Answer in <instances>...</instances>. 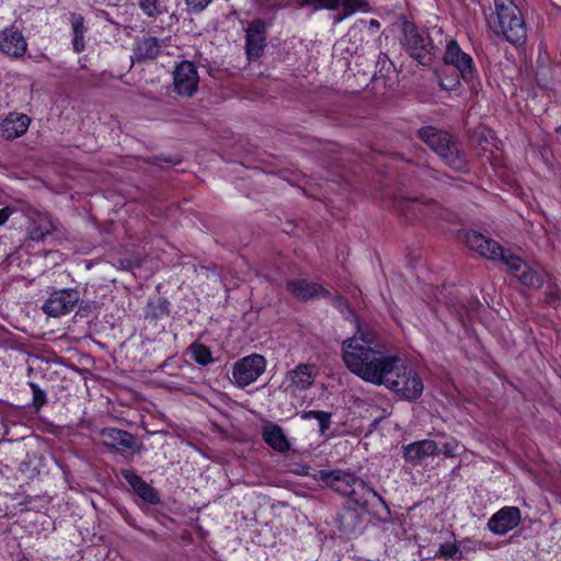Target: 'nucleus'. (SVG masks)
Segmentation results:
<instances>
[{
  "instance_id": "19",
  "label": "nucleus",
  "mask_w": 561,
  "mask_h": 561,
  "mask_svg": "<svg viewBox=\"0 0 561 561\" xmlns=\"http://www.w3.org/2000/svg\"><path fill=\"white\" fill-rule=\"evenodd\" d=\"M443 47H445L443 61L446 66L454 67L456 70H473L472 57L463 51L455 39L446 41Z\"/></svg>"
},
{
  "instance_id": "35",
  "label": "nucleus",
  "mask_w": 561,
  "mask_h": 561,
  "mask_svg": "<svg viewBox=\"0 0 561 561\" xmlns=\"http://www.w3.org/2000/svg\"><path fill=\"white\" fill-rule=\"evenodd\" d=\"M460 445L457 440L451 439L443 445L442 453L446 457H456L459 455Z\"/></svg>"
},
{
  "instance_id": "45",
  "label": "nucleus",
  "mask_w": 561,
  "mask_h": 561,
  "mask_svg": "<svg viewBox=\"0 0 561 561\" xmlns=\"http://www.w3.org/2000/svg\"><path fill=\"white\" fill-rule=\"evenodd\" d=\"M310 467L309 466H302L300 470H297V473L302 476H311L309 472Z\"/></svg>"
},
{
  "instance_id": "29",
  "label": "nucleus",
  "mask_w": 561,
  "mask_h": 561,
  "mask_svg": "<svg viewBox=\"0 0 561 561\" xmlns=\"http://www.w3.org/2000/svg\"><path fill=\"white\" fill-rule=\"evenodd\" d=\"M339 522L344 531L355 533L359 528L362 518L357 510L345 508L339 516Z\"/></svg>"
},
{
  "instance_id": "44",
  "label": "nucleus",
  "mask_w": 561,
  "mask_h": 561,
  "mask_svg": "<svg viewBox=\"0 0 561 561\" xmlns=\"http://www.w3.org/2000/svg\"><path fill=\"white\" fill-rule=\"evenodd\" d=\"M386 78L383 76H377V73L375 72L373 78H371V81L374 83V87L373 89H377V85L379 84L380 81L385 82Z\"/></svg>"
},
{
  "instance_id": "14",
  "label": "nucleus",
  "mask_w": 561,
  "mask_h": 561,
  "mask_svg": "<svg viewBox=\"0 0 561 561\" xmlns=\"http://www.w3.org/2000/svg\"><path fill=\"white\" fill-rule=\"evenodd\" d=\"M100 436L103 445L107 448L115 449L117 451H139L136 437L127 431L105 427L100 431Z\"/></svg>"
},
{
  "instance_id": "4",
  "label": "nucleus",
  "mask_w": 561,
  "mask_h": 561,
  "mask_svg": "<svg viewBox=\"0 0 561 561\" xmlns=\"http://www.w3.org/2000/svg\"><path fill=\"white\" fill-rule=\"evenodd\" d=\"M494 7L496 16L491 22V27L501 32L513 45H523L527 38V30L520 10L513 0H494Z\"/></svg>"
},
{
  "instance_id": "39",
  "label": "nucleus",
  "mask_w": 561,
  "mask_h": 561,
  "mask_svg": "<svg viewBox=\"0 0 561 561\" xmlns=\"http://www.w3.org/2000/svg\"><path fill=\"white\" fill-rule=\"evenodd\" d=\"M197 66L190 60H183L174 66V70H196Z\"/></svg>"
},
{
  "instance_id": "20",
  "label": "nucleus",
  "mask_w": 561,
  "mask_h": 561,
  "mask_svg": "<svg viewBox=\"0 0 561 561\" xmlns=\"http://www.w3.org/2000/svg\"><path fill=\"white\" fill-rule=\"evenodd\" d=\"M26 41L23 34L11 26L1 32L0 34V50L11 57H20L26 50Z\"/></svg>"
},
{
  "instance_id": "21",
  "label": "nucleus",
  "mask_w": 561,
  "mask_h": 561,
  "mask_svg": "<svg viewBox=\"0 0 561 561\" xmlns=\"http://www.w3.org/2000/svg\"><path fill=\"white\" fill-rule=\"evenodd\" d=\"M31 119L26 114L10 113L0 124V134L7 140H12L24 135Z\"/></svg>"
},
{
  "instance_id": "37",
  "label": "nucleus",
  "mask_w": 561,
  "mask_h": 561,
  "mask_svg": "<svg viewBox=\"0 0 561 561\" xmlns=\"http://www.w3.org/2000/svg\"><path fill=\"white\" fill-rule=\"evenodd\" d=\"M400 209L401 211L407 213V215L412 213L413 216H416V214L421 211V204L416 199H411L402 204Z\"/></svg>"
},
{
  "instance_id": "41",
  "label": "nucleus",
  "mask_w": 561,
  "mask_h": 561,
  "mask_svg": "<svg viewBox=\"0 0 561 561\" xmlns=\"http://www.w3.org/2000/svg\"><path fill=\"white\" fill-rule=\"evenodd\" d=\"M322 412L323 411H316V410L302 411L301 414H300V417L302 420H305V421L311 420V419H316L317 420Z\"/></svg>"
},
{
  "instance_id": "13",
  "label": "nucleus",
  "mask_w": 561,
  "mask_h": 561,
  "mask_svg": "<svg viewBox=\"0 0 561 561\" xmlns=\"http://www.w3.org/2000/svg\"><path fill=\"white\" fill-rule=\"evenodd\" d=\"M266 22L261 19H255L249 24L245 35V49L250 60L262 56L266 46Z\"/></svg>"
},
{
  "instance_id": "27",
  "label": "nucleus",
  "mask_w": 561,
  "mask_h": 561,
  "mask_svg": "<svg viewBox=\"0 0 561 561\" xmlns=\"http://www.w3.org/2000/svg\"><path fill=\"white\" fill-rule=\"evenodd\" d=\"M460 75L463 80H471L473 72H440L438 83L443 90L454 91L460 84Z\"/></svg>"
},
{
  "instance_id": "10",
  "label": "nucleus",
  "mask_w": 561,
  "mask_h": 561,
  "mask_svg": "<svg viewBox=\"0 0 561 561\" xmlns=\"http://www.w3.org/2000/svg\"><path fill=\"white\" fill-rule=\"evenodd\" d=\"M459 238L470 250L477 251L481 256L489 260H500L504 263V256L511 253L510 250L502 248L495 240L473 230L460 233Z\"/></svg>"
},
{
  "instance_id": "42",
  "label": "nucleus",
  "mask_w": 561,
  "mask_h": 561,
  "mask_svg": "<svg viewBox=\"0 0 561 561\" xmlns=\"http://www.w3.org/2000/svg\"><path fill=\"white\" fill-rule=\"evenodd\" d=\"M12 214L9 207H4L0 209V226L3 225Z\"/></svg>"
},
{
  "instance_id": "24",
  "label": "nucleus",
  "mask_w": 561,
  "mask_h": 561,
  "mask_svg": "<svg viewBox=\"0 0 561 561\" xmlns=\"http://www.w3.org/2000/svg\"><path fill=\"white\" fill-rule=\"evenodd\" d=\"M198 72H173L174 91L181 96H192L198 85Z\"/></svg>"
},
{
  "instance_id": "36",
  "label": "nucleus",
  "mask_w": 561,
  "mask_h": 561,
  "mask_svg": "<svg viewBox=\"0 0 561 561\" xmlns=\"http://www.w3.org/2000/svg\"><path fill=\"white\" fill-rule=\"evenodd\" d=\"M332 413L323 411L317 419L319 422V431L323 435L331 426Z\"/></svg>"
},
{
  "instance_id": "34",
  "label": "nucleus",
  "mask_w": 561,
  "mask_h": 561,
  "mask_svg": "<svg viewBox=\"0 0 561 561\" xmlns=\"http://www.w3.org/2000/svg\"><path fill=\"white\" fill-rule=\"evenodd\" d=\"M213 0H185L187 10L191 13H199L205 10Z\"/></svg>"
},
{
  "instance_id": "1",
  "label": "nucleus",
  "mask_w": 561,
  "mask_h": 561,
  "mask_svg": "<svg viewBox=\"0 0 561 561\" xmlns=\"http://www.w3.org/2000/svg\"><path fill=\"white\" fill-rule=\"evenodd\" d=\"M343 362L364 381L380 386L400 365V357L389 354L377 334L369 328L357 327L354 335L342 343Z\"/></svg>"
},
{
  "instance_id": "22",
  "label": "nucleus",
  "mask_w": 561,
  "mask_h": 561,
  "mask_svg": "<svg viewBox=\"0 0 561 561\" xmlns=\"http://www.w3.org/2000/svg\"><path fill=\"white\" fill-rule=\"evenodd\" d=\"M286 288L295 297L301 300H308L311 298L329 295V291L325 290L321 285L307 282L306 279L290 280L286 284Z\"/></svg>"
},
{
  "instance_id": "8",
  "label": "nucleus",
  "mask_w": 561,
  "mask_h": 561,
  "mask_svg": "<svg viewBox=\"0 0 561 561\" xmlns=\"http://www.w3.org/2000/svg\"><path fill=\"white\" fill-rule=\"evenodd\" d=\"M80 300V293L76 288L54 289L42 310L49 317L58 318L70 313Z\"/></svg>"
},
{
  "instance_id": "28",
  "label": "nucleus",
  "mask_w": 561,
  "mask_h": 561,
  "mask_svg": "<svg viewBox=\"0 0 561 561\" xmlns=\"http://www.w3.org/2000/svg\"><path fill=\"white\" fill-rule=\"evenodd\" d=\"M165 2L167 0H138V7L146 16L157 19L168 12Z\"/></svg>"
},
{
  "instance_id": "48",
  "label": "nucleus",
  "mask_w": 561,
  "mask_h": 561,
  "mask_svg": "<svg viewBox=\"0 0 561 561\" xmlns=\"http://www.w3.org/2000/svg\"><path fill=\"white\" fill-rule=\"evenodd\" d=\"M167 162H170V163H174V164H178L180 162V160H172V159H168L165 160Z\"/></svg>"
},
{
  "instance_id": "33",
  "label": "nucleus",
  "mask_w": 561,
  "mask_h": 561,
  "mask_svg": "<svg viewBox=\"0 0 561 561\" xmlns=\"http://www.w3.org/2000/svg\"><path fill=\"white\" fill-rule=\"evenodd\" d=\"M458 546L456 542H445L440 545L438 551L436 552L435 557H443L446 559L454 558L456 553L458 552Z\"/></svg>"
},
{
  "instance_id": "18",
  "label": "nucleus",
  "mask_w": 561,
  "mask_h": 561,
  "mask_svg": "<svg viewBox=\"0 0 561 561\" xmlns=\"http://www.w3.org/2000/svg\"><path fill=\"white\" fill-rule=\"evenodd\" d=\"M437 451L438 446L435 440L422 439L403 446L402 455L407 462L419 466Z\"/></svg>"
},
{
  "instance_id": "2",
  "label": "nucleus",
  "mask_w": 561,
  "mask_h": 561,
  "mask_svg": "<svg viewBox=\"0 0 561 561\" xmlns=\"http://www.w3.org/2000/svg\"><path fill=\"white\" fill-rule=\"evenodd\" d=\"M312 476L341 495L351 497V501L362 510H366L369 496H373L389 512L385 499L351 471L341 469L331 471L320 470L317 474Z\"/></svg>"
},
{
  "instance_id": "9",
  "label": "nucleus",
  "mask_w": 561,
  "mask_h": 561,
  "mask_svg": "<svg viewBox=\"0 0 561 561\" xmlns=\"http://www.w3.org/2000/svg\"><path fill=\"white\" fill-rule=\"evenodd\" d=\"M504 264L510 273L526 287L538 289L546 280L547 274L543 271L535 270L512 252L504 256Z\"/></svg>"
},
{
  "instance_id": "38",
  "label": "nucleus",
  "mask_w": 561,
  "mask_h": 561,
  "mask_svg": "<svg viewBox=\"0 0 561 561\" xmlns=\"http://www.w3.org/2000/svg\"><path fill=\"white\" fill-rule=\"evenodd\" d=\"M119 266L123 268V270H127V271H130L135 267H139L140 266V260L136 256L134 257H126V259H121L119 260Z\"/></svg>"
},
{
  "instance_id": "46",
  "label": "nucleus",
  "mask_w": 561,
  "mask_h": 561,
  "mask_svg": "<svg viewBox=\"0 0 561 561\" xmlns=\"http://www.w3.org/2000/svg\"><path fill=\"white\" fill-rule=\"evenodd\" d=\"M369 26L371 28L378 30L380 27V22L378 20L373 19L369 21Z\"/></svg>"
},
{
  "instance_id": "32",
  "label": "nucleus",
  "mask_w": 561,
  "mask_h": 561,
  "mask_svg": "<svg viewBox=\"0 0 561 561\" xmlns=\"http://www.w3.org/2000/svg\"><path fill=\"white\" fill-rule=\"evenodd\" d=\"M28 386L33 393L32 407L35 409V411H38L47 402L46 393L37 383L33 381L28 382Z\"/></svg>"
},
{
  "instance_id": "3",
  "label": "nucleus",
  "mask_w": 561,
  "mask_h": 561,
  "mask_svg": "<svg viewBox=\"0 0 561 561\" xmlns=\"http://www.w3.org/2000/svg\"><path fill=\"white\" fill-rule=\"evenodd\" d=\"M417 135L446 165L458 172L467 170V154L453 135L433 126L421 128Z\"/></svg>"
},
{
  "instance_id": "43",
  "label": "nucleus",
  "mask_w": 561,
  "mask_h": 561,
  "mask_svg": "<svg viewBox=\"0 0 561 561\" xmlns=\"http://www.w3.org/2000/svg\"><path fill=\"white\" fill-rule=\"evenodd\" d=\"M387 62H389L390 66H393V64L388 59V57L386 55L379 56L377 64L381 65V69L387 68Z\"/></svg>"
},
{
  "instance_id": "26",
  "label": "nucleus",
  "mask_w": 561,
  "mask_h": 561,
  "mask_svg": "<svg viewBox=\"0 0 561 561\" xmlns=\"http://www.w3.org/2000/svg\"><path fill=\"white\" fill-rule=\"evenodd\" d=\"M160 53V45L156 37H144L135 49L136 60L153 59Z\"/></svg>"
},
{
  "instance_id": "31",
  "label": "nucleus",
  "mask_w": 561,
  "mask_h": 561,
  "mask_svg": "<svg viewBox=\"0 0 561 561\" xmlns=\"http://www.w3.org/2000/svg\"><path fill=\"white\" fill-rule=\"evenodd\" d=\"M191 357L199 365L207 366L214 358L209 347L201 343H193L190 348Z\"/></svg>"
},
{
  "instance_id": "49",
  "label": "nucleus",
  "mask_w": 561,
  "mask_h": 561,
  "mask_svg": "<svg viewBox=\"0 0 561 561\" xmlns=\"http://www.w3.org/2000/svg\"><path fill=\"white\" fill-rule=\"evenodd\" d=\"M378 422H379L378 420H375V421H374V423H373V425H375V426H376V425L378 424Z\"/></svg>"
},
{
  "instance_id": "6",
  "label": "nucleus",
  "mask_w": 561,
  "mask_h": 561,
  "mask_svg": "<svg viewBox=\"0 0 561 561\" xmlns=\"http://www.w3.org/2000/svg\"><path fill=\"white\" fill-rule=\"evenodd\" d=\"M381 385H385L398 397L408 401L419 399L424 389L419 374L414 369L408 368L401 357L399 367L391 375H388Z\"/></svg>"
},
{
  "instance_id": "16",
  "label": "nucleus",
  "mask_w": 561,
  "mask_h": 561,
  "mask_svg": "<svg viewBox=\"0 0 561 561\" xmlns=\"http://www.w3.org/2000/svg\"><path fill=\"white\" fill-rule=\"evenodd\" d=\"M121 476L130 485L133 491L146 503L150 505H158L161 502L159 492L147 483L134 470L123 468L119 471Z\"/></svg>"
},
{
  "instance_id": "23",
  "label": "nucleus",
  "mask_w": 561,
  "mask_h": 561,
  "mask_svg": "<svg viewBox=\"0 0 561 561\" xmlns=\"http://www.w3.org/2000/svg\"><path fill=\"white\" fill-rule=\"evenodd\" d=\"M262 436L264 442L273 449L279 453H286L290 448L283 428L274 423H268L263 427Z\"/></svg>"
},
{
  "instance_id": "47",
  "label": "nucleus",
  "mask_w": 561,
  "mask_h": 561,
  "mask_svg": "<svg viewBox=\"0 0 561 561\" xmlns=\"http://www.w3.org/2000/svg\"><path fill=\"white\" fill-rule=\"evenodd\" d=\"M536 75H539V72H536ZM536 80H537L538 84H539L541 88H543V89H547V88H548L546 84H542V83H541V79H540L538 76H536Z\"/></svg>"
},
{
  "instance_id": "5",
  "label": "nucleus",
  "mask_w": 561,
  "mask_h": 561,
  "mask_svg": "<svg viewBox=\"0 0 561 561\" xmlns=\"http://www.w3.org/2000/svg\"><path fill=\"white\" fill-rule=\"evenodd\" d=\"M435 36L443 37L442 31L434 30L432 34L424 36L413 24H408L404 26L402 43L417 65L430 66L433 60L438 58L443 49V41L439 39L435 43Z\"/></svg>"
},
{
  "instance_id": "25",
  "label": "nucleus",
  "mask_w": 561,
  "mask_h": 561,
  "mask_svg": "<svg viewBox=\"0 0 561 561\" xmlns=\"http://www.w3.org/2000/svg\"><path fill=\"white\" fill-rule=\"evenodd\" d=\"M70 21L72 27V46L77 53H80L85 47L84 34L87 27L84 25V18L81 14L71 13Z\"/></svg>"
},
{
  "instance_id": "17",
  "label": "nucleus",
  "mask_w": 561,
  "mask_h": 561,
  "mask_svg": "<svg viewBox=\"0 0 561 561\" xmlns=\"http://www.w3.org/2000/svg\"><path fill=\"white\" fill-rule=\"evenodd\" d=\"M319 375V368L314 364H299L286 374L288 387L295 390H308Z\"/></svg>"
},
{
  "instance_id": "30",
  "label": "nucleus",
  "mask_w": 561,
  "mask_h": 561,
  "mask_svg": "<svg viewBox=\"0 0 561 561\" xmlns=\"http://www.w3.org/2000/svg\"><path fill=\"white\" fill-rule=\"evenodd\" d=\"M169 314V301L163 297L150 299L146 307V318L159 319Z\"/></svg>"
},
{
  "instance_id": "15",
  "label": "nucleus",
  "mask_w": 561,
  "mask_h": 561,
  "mask_svg": "<svg viewBox=\"0 0 561 561\" xmlns=\"http://www.w3.org/2000/svg\"><path fill=\"white\" fill-rule=\"evenodd\" d=\"M520 523V511L515 506H504L488 522V528L495 535H505Z\"/></svg>"
},
{
  "instance_id": "11",
  "label": "nucleus",
  "mask_w": 561,
  "mask_h": 561,
  "mask_svg": "<svg viewBox=\"0 0 561 561\" xmlns=\"http://www.w3.org/2000/svg\"><path fill=\"white\" fill-rule=\"evenodd\" d=\"M299 3L302 7L312 5L314 11L321 9L337 11L342 9V13L334 18L335 23H340L356 11H369V3L367 0H299Z\"/></svg>"
},
{
  "instance_id": "12",
  "label": "nucleus",
  "mask_w": 561,
  "mask_h": 561,
  "mask_svg": "<svg viewBox=\"0 0 561 561\" xmlns=\"http://www.w3.org/2000/svg\"><path fill=\"white\" fill-rule=\"evenodd\" d=\"M55 229L56 225L49 214L38 210L28 211L26 241L43 242Z\"/></svg>"
},
{
  "instance_id": "7",
  "label": "nucleus",
  "mask_w": 561,
  "mask_h": 561,
  "mask_svg": "<svg viewBox=\"0 0 561 561\" xmlns=\"http://www.w3.org/2000/svg\"><path fill=\"white\" fill-rule=\"evenodd\" d=\"M266 369V359L261 354H251L237 360L232 366V382L245 388L255 382Z\"/></svg>"
},
{
  "instance_id": "40",
  "label": "nucleus",
  "mask_w": 561,
  "mask_h": 561,
  "mask_svg": "<svg viewBox=\"0 0 561 561\" xmlns=\"http://www.w3.org/2000/svg\"><path fill=\"white\" fill-rule=\"evenodd\" d=\"M547 301L548 302H557L560 300V291L557 287H549V290L547 291Z\"/></svg>"
}]
</instances>
